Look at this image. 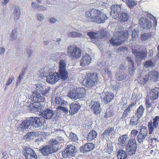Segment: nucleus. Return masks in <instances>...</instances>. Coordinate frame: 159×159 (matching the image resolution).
I'll use <instances>...</instances> for the list:
<instances>
[{
	"label": "nucleus",
	"mask_w": 159,
	"mask_h": 159,
	"mask_svg": "<svg viewBox=\"0 0 159 159\" xmlns=\"http://www.w3.org/2000/svg\"><path fill=\"white\" fill-rule=\"evenodd\" d=\"M98 81V74L95 73H86L85 78L83 80V84L84 86L90 88L97 84Z\"/></svg>",
	"instance_id": "3"
},
{
	"label": "nucleus",
	"mask_w": 159,
	"mask_h": 159,
	"mask_svg": "<svg viewBox=\"0 0 159 159\" xmlns=\"http://www.w3.org/2000/svg\"><path fill=\"white\" fill-rule=\"evenodd\" d=\"M128 138V135L127 134L120 136L118 139V144L122 146H125Z\"/></svg>",
	"instance_id": "31"
},
{
	"label": "nucleus",
	"mask_w": 159,
	"mask_h": 159,
	"mask_svg": "<svg viewBox=\"0 0 159 159\" xmlns=\"http://www.w3.org/2000/svg\"><path fill=\"white\" fill-rule=\"evenodd\" d=\"M126 3L130 8L134 7L137 4L136 2L132 0H126Z\"/></svg>",
	"instance_id": "45"
},
{
	"label": "nucleus",
	"mask_w": 159,
	"mask_h": 159,
	"mask_svg": "<svg viewBox=\"0 0 159 159\" xmlns=\"http://www.w3.org/2000/svg\"><path fill=\"white\" fill-rule=\"evenodd\" d=\"M94 148L95 146L93 143H87L80 147V151L81 152L85 153L91 151Z\"/></svg>",
	"instance_id": "25"
},
{
	"label": "nucleus",
	"mask_w": 159,
	"mask_h": 159,
	"mask_svg": "<svg viewBox=\"0 0 159 159\" xmlns=\"http://www.w3.org/2000/svg\"><path fill=\"white\" fill-rule=\"evenodd\" d=\"M137 146L135 138L130 139L126 145V150L129 155H132L135 153Z\"/></svg>",
	"instance_id": "9"
},
{
	"label": "nucleus",
	"mask_w": 159,
	"mask_h": 159,
	"mask_svg": "<svg viewBox=\"0 0 159 159\" xmlns=\"http://www.w3.org/2000/svg\"><path fill=\"white\" fill-rule=\"evenodd\" d=\"M140 22L142 27L144 29H150L152 27L151 21L144 17H141L140 19Z\"/></svg>",
	"instance_id": "24"
},
{
	"label": "nucleus",
	"mask_w": 159,
	"mask_h": 159,
	"mask_svg": "<svg viewBox=\"0 0 159 159\" xmlns=\"http://www.w3.org/2000/svg\"><path fill=\"white\" fill-rule=\"evenodd\" d=\"M100 13L95 22L98 24L104 23L108 18L106 13L101 12V11H100Z\"/></svg>",
	"instance_id": "30"
},
{
	"label": "nucleus",
	"mask_w": 159,
	"mask_h": 159,
	"mask_svg": "<svg viewBox=\"0 0 159 159\" xmlns=\"http://www.w3.org/2000/svg\"><path fill=\"white\" fill-rule=\"evenodd\" d=\"M87 35L92 40L93 43L95 44L98 43V37L97 33L96 32L90 31L87 33Z\"/></svg>",
	"instance_id": "29"
},
{
	"label": "nucleus",
	"mask_w": 159,
	"mask_h": 159,
	"mask_svg": "<svg viewBox=\"0 0 159 159\" xmlns=\"http://www.w3.org/2000/svg\"><path fill=\"white\" fill-rule=\"evenodd\" d=\"M23 70L21 72L20 74L18 77V79L16 83L17 86H18V84L20 83L24 75L25 71L26 70V68H23Z\"/></svg>",
	"instance_id": "42"
},
{
	"label": "nucleus",
	"mask_w": 159,
	"mask_h": 159,
	"mask_svg": "<svg viewBox=\"0 0 159 159\" xmlns=\"http://www.w3.org/2000/svg\"><path fill=\"white\" fill-rule=\"evenodd\" d=\"M49 146L53 153L57 152L59 149V142L55 139L50 140L48 142Z\"/></svg>",
	"instance_id": "21"
},
{
	"label": "nucleus",
	"mask_w": 159,
	"mask_h": 159,
	"mask_svg": "<svg viewBox=\"0 0 159 159\" xmlns=\"http://www.w3.org/2000/svg\"><path fill=\"white\" fill-rule=\"evenodd\" d=\"M66 63L65 61L61 60L59 63L58 78L65 80L68 77V73L66 70Z\"/></svg>",
	"instance_id": "7"
},
{
	"label": "nucleus",
	"mask_w": 159,
	"mask_h": 159,
	"mask_svg": "<svg viewBox=\"0 0 159 159\" xmlns=\"http://www.w3.org/2000/svg\"><path fill=\"white\" fill-rule=\"evenodd\" d=\"M31 125V122L30 121V118L29 120H24L20 124V127L21 129H26Z\"/></svg>",
	"instance_id": "37"
},
{
	"label": "nucleus",
	"mask_w": 159,
	"mask_h": 159,
	"mask_svg": "<svg viewBox=\"0 0 159 159\" xmlns=\"http://www.w3.org/2000/svg\"><path fill=\"white\" fill-rule=\"evenodd\" d=\"M20 16V12L19 8L16 7L14 11V19L18 20Z\"/></svg>",
	"instance_id": "44"
},
{
	"label": "nucleus",
	"mask_w": 159,
	"mask_h": 159,
	"mask_svg": "<svg viewBox=\"0 0 159 159\" xmlns=\"http://www.w3.org/2000/svg\"><path fill=\"white\" fill-rule=\"evenodd\" d=\"M97 135V132L94 130H92L88 134L87 139L88 141H91L96 137Z\"/></svg>",
	"instance_id": "36"
},
{
	"label": "nucleus",
	"mask_w": 159,
	"mask_h": 159,
	"mask_svg": "<svg viewBox=\"0 0 159 159\" xmlns=\"http://www.w3.org/2000/svg\"><path fill=\"white\" fill-rule=\"evenodd\" d=\"M80 107V104L79 102H72L70 106V114L73 115L77 113Z\"/></svg>",
	"instance_id": "26"
},
{
	"label": "nucleus",
	"mask_w": 159,
	"mask_h": 159,
	"mask_svg": "<svg viewBox=\"0 0 159 159\" xmlns=\"http://www.w3.org/2000/svg\"><path fill=\"white\" fill-rule=\"evenodd\" d=\"M113 114V113L110 110H107L106 112L104 117L105 118H109L111 117L112 115Z\"/></svg>",
	"instance_id": "52"
},
{
	"label": "nucleus",
	"mask_w": 159,
	"mask_h": 159,
	"mask_svg": "<svg viewBox=\"0 0 159 159\" xmlns=\"http://www.w3.org/2000/svg\"><path fill=\"white\" fill-rule=\"evenodd\" d=\"M144 108L142 105H140L138 108L137 111L135 113V115L138 118H141L144 113Z\"/></svg>",
	"instance_id": "39"
},
{
	"label": "nucleus",
	"mask_w": 159,
	"mask_h": 159,
	"mask_svg": "<svg viewBox=\"0 0 159 159\" xmlns=\"http://www.w3.org/2000/svg\"><path fill=\"white\" fill-rule=\"evenodd\" d=\"M128 48L125 47H122L119 48L118 49V51H127Z\"/></svg>",
	"instance_id": "58"
},
{
	"label": "nucleus",
	"mask_w": 159,
	"mask_h": 159,
	"mask_svg": "<svg viewBox=\"0 0 159 159\" xmlns=\"http://www.w3.org/2000/svg\"><path fill=\"white\" fill-rule=\"evenodd\" d=\"M92 106V108L93 110L94 113L95 114H98L100 112V104L97 101L93 102Z\"/></svg>",
	"instance_id": "33"
},
{
	"label": "nucleus",
	"mask_w": 159,
	"mask_h": 159,
	"mask_svg": "<svg viewBox=\"0 0 159 159\" xmlns=\"http://www.w3.org/2000/svg\"><path fill=\"white\" fill-rule=\"evenodd\" d=\"M82 35L81 33L75 31L70 32L68 34V36L69 37L73 38L80 37Z\"/></svg>",
	"instance_id": "46"
},
{
	"label": "nucleus",
	"mask_w": 159,
	"mask_h": 159,
	"mask_svg": "<svg viewBox=\"0 0 159 159\" xmlns=\"http://www.w3.org/2000/svg\"><path fill=\"white\" fill-rule=\"evenodd\" d=\"M92 58L89 54H86L82 57L80 61V66H88L91 61Z\"/></svg>",
	"instance_id": "23"
},
{
	"label": "nucleus",
	"mask_w": 159,
	"mask_h": 159,
	"mask_svg": "<svg viewBox=\"0 0 159 159\" xmlns=\"http://www.w3.org/2000/svg\"><path fill=\"white\" fill-rule=\"evenodd\" d=\"M37 17L38 20H43V16L42 14H39L37 16Z\"/></svg>",
	"instance_id": "62"
},
{
	"label": "nucleus",
	"mask_w": 159,
	"mask_h": 159,
	"mask_svg": "<svg viewBox=\"0 0 159 159\" xmlns=\"http://www.w3.org/2000/svg\"><path fill=\"white\" fill-rule=\"evenodd\" d=\"M70 139L71 141L74 142H77L78 140V139L77 135L73 133H71L70 134Z\"/></svg>",
	"instance_id": "49"
},
{
	"label": "nucleus",
	"mask_w": 159,
	"mask_h": 159,
	"mask_svg": "<svg viewBox=\"0 0 159 159\" xmlns=\"http://www.w3.org/2000/svg\"><path fill=\"white\" fill-rule=\"evenodd\" d=\"M126 60L131 65H134V62L131 57H127L126 58Z\"/></svg>",
	"instance_id": "60"
},
{
	"label": "nucleus",
	"mask_w": 159,
	"mask_h": 159,
	"mask_svg": "<svg viewBox=\"0 0 159 159\" xmlns=\"http://www.w3.org/2000/svg\"><path fill=\"white\" fill-rule=\"evenodd\" d=\"M75 147L71 145H67L65 149L62 152L64 157L74 156L75 155Z\"/></svg>",
	"instance_id": "11"
},
{
	"label": "nucleus",
	"mask_w": 159,
	"mask_h": 159,
	"mask_svg": "<svg viewBox=\"0 0 159 159\" xmlns=\"http://www.w3.org/2000/svg\"><path fill=\"white\" fill-rule=\"evenodd\" d=\"M58 110H61V111L65 112L66 113L68 112V111L67 109L61 107V106H59L57 108Z\"/></svg>",
	"instance_id": "55"
},
{
	"label": "nucleus",
	"mask_w": 159,
	"mask_h": 159,
	"mask_svg": "<svg viewBox=\"0 0 159 159\" xmlns=\"http://www.w3.org/2000/svg\"><path fill=\"white\" fill-rule=\"evenodd\" d=\"M40 152L44 156H47L53 153L48 145L44 146L40 149Z\"/></svg>",
	"instance_id": "32"
},
{
	"label": "nucleus",
	"mask_w": 159,
	"mask_h": 159,
	"mask_svg": "<svg viewBox=\"0 0 159 159\" xmlns=\"http://www.w3.org/2000/svg\"><path fill=\"white\" fill-rule=\"evenodd\" d=\"M5 52V49L3 47L0 48V54H2L4 53Z\"/></svg>",
	"instance_id": "64"
},
{
	"label": "nucleus",
	"mask_w": 159,
	"mask_h": 159,
	"mask_svg": "<svg viewBox=\"0 0 159 159\" xmlns=\"http://www.w3.org/2000/svg\"><path fill=\"white\" fill-rule=\"evenodd\" d=\"M129 18V14L125 11L120 12L117 16L118 21L121 23H124L127 21Z\"/></svg>",
	"instance_id": "22"
},
{
	"label": "nucleus",
	"mask_w": 159,
	"mask_h": 159,
	"mask_svg": "<svg viewBox=\"0 0 159 159\" xmlns=\"http://www.w3.org/2000/svg\"><path fill=\"white\" fill-rule=\"evenodd\" d=\"M132 52L134 55L136 57L137 59H140L141 60L144 59L147 57L148 52L146 49L141 51L140 52L137 51L135 49H132Z\"/></svg>",
	"instance_id": "16"
},
{
	"label": "nucleus",
	"mask_w": 159,
	"mask_h": 159,
	"mask_svg": "<svg viewBox=\"0 0 159 159\" xmlns=\"http://www.w3.org/2000/svg\"><path fill=\"white\" fill-rule=\"evenodd\" d=\"M98 39H102L106 36L107 32L103 29H101L97 32Z\"/></svg>",
	"instance_id": "41"
},
{
	"label": "nucleus",
	"mask_w": 159,
	"mask_h": 159,
	"mask_svg": "<svg viewBox=\"0 0 159 159\" xmlns=\"http://www.w3.org/2000/svg\"><path fill=\"white\" fill-rule=\"evenodd\" d=\"M152 36L151 34L149 33H144L141 35V39L142 40H146L150 38Z\"/></svg>",
	"instance_id": "48"
},
{
	"label": "nucleus",
	"mask_w": 159,
	"mask_h": 159,
	"mask_svg": "<svg viewBox=\"0 0 159 159\" xmlns=\"http://www.w3.org/2000/svg\"><path fill=\"white\" fill-rule=\"evenodd\" d=\"M54 113L53 111L48 109L42 112L41 115L44 119H51L53 117Z\"/></svg>",
	"instance_id": "28"
},
{
	"label": "nucleus",
	"mask_w": 159,
	"mask_h": 159,
	"mask_svg": "<svg viewBox=\"0 0 159 159\" xmlns=\"http://www.w3.org/2000/svg\"><path fill=\"white\" fill-rule=\"evenodd\" d=\"M86 95V90L83 88H79L76 90H70L67 96L72 99L76 100L85 98Z\"/></svg>",
	"instance_id": "4"
},
{
	"label": "nucleus",
	"mask_w": 159,
	"mask_h": 159,
	"mask_svg": "<svg viewBox=\"0 0 159 159\" xmlns=\"http://www.w3.org/2000/svg\"><path fill=\"white\" fill-rule=\"evenodd\" d=\"M17 32V29H15L14 30H12L11 34L12 40H15L16 39L17 36L15 35L16 34Z\"/></svg>",
	"instance_id": "53"
},
{
	"label": "nucleus",
	"mask_w": 159,
	"mask_h": 159,
	"mask_svg": "<svg viewBox=\"0 0 159 159\" xmlns=\"http://www.w3.org/2000/svg\"><path fill=\"white\" fill-rule=\"evenodd\" d=\"M107 151L108 152H111L113 151V147L111 144H107Z\"/></svg>",
	"instance_id": "57"
},
{
	"label": "nucleus",
	"mask_w": 159,
	"mask_h": 159,
	"mask_svg": "<svg viewBox=\"0 0 159 159\" xmlns=\"http://www.w3.org/2000/svg\"><path fill=\"white\" fill-rule=\"evenodd\" d=\"M150 98L147 96L145 99V104L147 108L150 107L152 106V104L149 101Z\"/></svg>",
	"instance_id": "51"
},
{
	"label": "nucleus",
	"mask_w": 159,
	"mask_h": 159,
	"mask_svg": "<svg viewBox=\"0 0 159 159\" xmlns=\"http://www.w3.org/2000/svg\"><path fill=\"white\" fill-rule=\"evenodd\" d=\"M99 9L91 8L86 11L85 12V17L92 22L95 23L100 13Z\"/></svg>",
	"instance_id": "8"
},
{
	"label": "nucleus",
	"mask_w": 159,
	"mask_h": 159,
	"mask_svg": "<svg viewBox=\"0 0 159 159\" xmlns=\"http://www.w3.org/2000/svg\"><path fill=\"white\" fill-rule=\"evenodd\" d=\"M117 153L118 159H126L127 157L126 152L122 150H118Z\"/></svg>",
	"instance_id": "35"
},
{
	"label": "nucleus",
	"mask_w": 159,
	"mask_h": 159,
	"mask_svg": "<svg viewBox=\"0 0 159 159\" xmlns=\"http://www.w3.org/2000/svg\"><path fill=\"white\" fill-rule=\"evenodd\" d=\"M67 53L68 56L73 60L80 58L82 55V51L80 48L76 46H69L67 48Z\"/></svg>",
	"instance_id": "5"
},
{
	"label": "nucleus",
	"mask_w": 159,
	"mask_h": 159,
	"mask_svg": "<svg viewBox=\"0 0 159 159\" xmlns=\"http://www.w3.org/2000/svg\"><path fill=\"white\" fill-rule=\"evenodd\" d=\"M159 116H156L153 119V122L152 121H149L148 124V128L149 134H151L153 132L154 128H156L158 126Z\"/></svg>",
	"instance_id": "14"
},
{
	"label": "nucleus",
	"mask_w": 159,
	"mask_h": 159,
	"mask_svg": "<svg viewBox=\"0 0 159 159\" xmlns=\"http://www.w3.org/2000/svg\"><path fill=\"white\" fill-rule=\"evenodd\" d=\"M148 131L146 127L142 126L140 129L138 135L137 136V140L139 143L143 142L144 140L147 136Z\"/></svg>",
	"instance_id": "10"
},
{
	"label": "nucleus",
	"mask_w": 159,
	"mask_h": 159,
	"mask_svg": "<svg viewBox=\"0 0 159 159\" xmlns=\"http://www.w3.org/2000/svg\"><path fill=\"white\" fill-rule=\"evenodd\" d=\"M25 156L27 159H37V155L31 148L26 147L25 148Z\"/></svg>",
	"instance_id": "13"
},
{
	"label": "nucleus",
	"mask_w": 159,
	"mask_h": 159,
	"mask_svg": "<svg viewBox=\"0 0 159 159\" xmlns=\"http://www.w3.org/2000/svg\"><path fill=\"white\" fill-rule=\"evenodd\" d=\"M111 11L110 14L112 18L114 19L117 18L118 15L120 13L121 9V7L120 5H113L110 7Z\"/></svg>",
	"instance_id": "12"
},
{
	"label": "nucleus",
	"mask_w": 159,
	"mask_h": 159,
	"mask_svg": "<svg viewBox=\"0 0 159 159\" xmlns=\"http://www.w3.org/2000/svg\"><path fill=\"white\" fill-rule=\"evenodd\" d=\"M55 102L56 104L61 106L66 105L67 102L60 97H57L55 99Z\"/></svg>",
	"instance_id": "38"
},
{
	"label": "nucleus",
	"mask_w": 159,
	"mask_h": 159,
	"mask_svg": "<svg viewBox=\"0 0 159 159\" xmlns=\"http://www.w3.org/2000/svg\"><path fill=\"white\" fill-rule=\"evenodd\" d=\"M14 79V78L13 77L9 78L6 84V85L8 86L11 84Z\"/></svg>",
	"instance_id": "59"
},
{
	"label": "nucleus",
	"mask_w": 159,
	"mask_h": 159,
	"mask_svg": "<svg viewBox=\"0 0 159 159\" xmlns=\"http://www.w3.org/2000/svg\"><path fill=\"white\" fill-rule=\"evenodd\" d=\"M135 69L134 68V65H131L130 66H129V74L132 75L133 74Z\"/></svg>",
	"instance_id": "54"
},
{
	"label": "nucleus",
	"mask_w": 159,
	"mask_h": 159,
	"mask_svg": "<svg viewBox=\"0 0 159 159\" xmlns=\"http://www.w3.org/2000/svg\"><path fill=\"white\" fill-rule=\"evenodd\" d=\"M138 131L135 129H134L131 131L130 134L131 136L132 137L133 136V137L135 136L138 133Z\"/></svg>",
	"instance_id": "56"
},
{
	"label": "nucleus",
	"mask_w": 159,
	"mask_h": 159,
	"mask_svg": "<svg viewBox=\"0 0 159 159\" xmlns=\"http://www.w3.org/2000/svg\"><path fill=\"white\" fill-rule=\"evenodd\" d=\"M47 8L46 7H43L42 6H39L38 9L39 11H45L46 10Z\"/></svg>",
	"instance_id": "61"
},
{
	"label": "nucleus",
	"mask_w": 159,
	"mask_h": 159,
	"mask_svg": "<svg viewBox=\"0 0 159 159\" xmlns=\"http://www.w3.org/2000/svg\"><path fill=\"white\" fill-rule=\"evenodd\" d=\"M114 97V95L113 93L107 91L104 94L103 97L104 103L106 104L109 103L113 99Z\"/></svg>",
	"instance_id": "27"
},
{
	"label": "nucleus",
	"mask_w": 159,
	"mask_h": 159,
	"mask_svg": "<svg viewBox=\"0 0 159 159\" xmlns=\"http://www.w3.org/2000/svg\"><path fill=\"white\" fill-rule=\"evenodd\" d=\"M127 113L126 112L124 111V112L123 113L122 116L121 117V119H125L127 116Z\"/></svg>",
	"instance_id": "63"
},
{
	"label": "nucleus",
	"mask_w": 159,
	"mask_h": 159,
	"mask_svg": "<svg viewBox=\"0 0 159 159\" xmlns=\"http://www.w3.org/2000/svg\"><path fill=\"white\" fill-rule=\"evenodd\" d=\"M29 97L30 99L35 102L32 103V106L34 109L36 111L38 110L39 106V105L36 106V104L37 103L44 102L45 101V98L42 96L40 93L35 91H33L32 92V94L30 95Z\"/></svg>",
	"instance_id": "6"
},
{
	"label": "nucleus",
	"mask_w": 159,
	"mask_h": 159,
	"mask_svg": "<svg viewBox=\"0 0 159 159\" xmlns=\"http://www.w3.org/2000/svg\"><path fill=\"white\" fill-rule=\"evenodd\" d=\"M36 92H40L43 96H45L49 93L50 89L48 86L36 84Z\"/></svg>",
	"instance_id": "17"
},
{
	"label": "nucleus",
	"mask_w": 159,
	"mask_h": 159,
	"mask_svg": "<svg viewBox=\"0 0 159 159\" xmlns=\"http://www.w3.org/2000/svg\"><path fill=\"white\" fill-rule=\"evenodd\" d=\"M155 64L151 60H148L143 63V66L145 68H153Z\"/></svg>",
	"instance_id": "40"
},
{
	"label": "nucleus",
	"mask_w": 159,
	"mask_h": 159,
	"mask_svg": "<svg viewBox=\"0 0 159 159\" xmlns=\"http://www.w3.org/2000/svg\"><path fill=\"white\" fill-rule=\"evenodd\" d=\"M139 32L137 30L134 29L132 31L131 36L132 37V40H136L138 37Z\"/></svg>",
	"instance_id": "47"
},
{
	"label": "nucleus",
	"mask_w": 159,
	"mask_h": 159,
	"mask_svg": "<svg viewBox=\"0 0 159 159\" xmlns=\"http://www.w3.org/2000/svg\"><path fill=\"white\" fill-rule=\"evenodd\" d=\"M116 78L118 81L123 80L125 79L126 77L124 76L119 73H117L116 75Z\"/></svg>",
	"instance_id": "50"
},
{
	"label": "nucleus",
	"mask_w": 159,
	"mask_h": 159,
	"mask_svg": "<svg viewBox=\"0 0 159 159\" xmlns=\"http://www.w3.org/2000/svg\"><path fill=\"white\" fill-rule=\"evenodd\" d=\"M140 118L138 117L133 116L131 118L129 124L132 126L137 125L139 122V120Z\"/></svg>",
	"instance_id": "43"
},
{
	"label": "nucleus",
	"mask_w": 159,
	"mask_h": 159,
	"mask_svg": "<svg viewBox=\"0 0 159 159\" xmlns=\"http://www.w3.org/2000/svg\"><path fill=\"white\" fill-rule=\"evenodd\" d=\"M129 33L128 31H116L113 34V37L109 41L114 46H118L122 44L128 37Z\"/></svg>",
	"instance_id": "1"
},
{
	"label": "nucleus",
	"mask_w": 159,
	"mask_h": 159,
	"mask_svg": "<svg viewBox=\"0 0 159 159\" xmlns=\"http://www.w3.org/2000/svg\"><path fill=\"white\" fill-rule=\"evenodd\" d=\"M148 96L152 101H153L157 99L159 97V88L155 87L152 89Z\"/></svg>",
	"instance_id": "19"
},
{
	"label": "nucleus",
	"mask_w": 159,
	"mask_h": 159,
	"mask_svg": "<svg viewBox=\"0 0 159 159\" xmlns=\"http://www.w3.org/2000/svg\"><path fill=\"white\" fill-rule=\"evenodd\" d=\"M30 121L31 122V125L32 126L35 125L42 126L45 123V119L42 117L39 118L31 117H30Z\"/></svg>",
	"instance_id": "15"
},
{
	"label": "nucleus",
	"mask_w": 159,
	"mask_h": 159,
	"mask_svg": "<svg viewBox=\"0 0 159 159\" xmlns=\"http://www.w3.org/2000/svg\"><path fill=\"white\" fill-rule=\"evenodd\" d=\"M150 80L153 82L159 81V72L157 70H152L148 72L147 75L140 76L138 78V82L141 85L145 84Z\"/></svg>",
	"instance_id": "2"
},
{
	"label": "nucleus",
	"mask_w": 159,
	"mask_h": 159,
	"mask_svg": "<svg viewBox=\"0 0 159 159\" xmlns=\"http://www.w3.org/2000/svg\"><path fill=\"white\" fill-rule=\"evenodd\" d=\"M115 133L114 128L110 127L105 129L102 133V135L104 139L113 136Z\"/></svg>",
	"instance_id": "20"
},
{
	"label": "nucleus",
	"mask_w": 159,
	"mask_h": 159,
	"mask_svg": "<svg viewBox=\"0 0 159 159\" xmlns=\"http://www.w3.org/2000/svg\"><path fill=\"white\" fill-rule=\"evenodd\" d=\"M36 133L35 132H30L27 133L23 137V139L28 141L31 139H33L36 137Z\"/></svg>",
	"instance_id": "34"
},
{
	"label": "nucleus",
	"mask_w": 159,
	"mask_h": 159,
	"mask_svg": "<svg viewBox=\"0 0 159 159\" xmlns=\"http://www.w3.org/2000/svg\"><path fill=\"white\" fill-rule=\"evenodd\" d=\"M58 73L51 72L47 77V82L49 84H53L58 81Z\"/></svg>",
	"instance_id": "18"
}]
</instances>
